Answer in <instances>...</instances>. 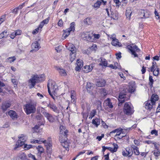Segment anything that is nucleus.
<instances>
[{"label":"nucleus","mask_w":160,"mask_h":160,"mask_svg":"<svg viewBox=\"0 0 160 160\" xmlns=\"http://www.w3.org/2000/svg\"><path fill=\"white\" fill-rule=\"evenodd\" d=\"M94 84L90 82H88L86 88L88 90L91 91L92 90L94 87Z\"/></svg>","instance_id":"c9c22d12"},{"label":"nucleus","mask_w":160,"mask_h":160,"mask_svg":"<svg viewBox=\"0 0 160 160\" xmlns=\"http://www.w3.org/2000/svg\"><path fill=\"white\" fill-rule=\"evenodd\" d=\"M151 133L152 135L154 134L156 136H158V131L155 129L152 130L151 132Z\"/></svg>","instance_id":"680f3d73"},{"label":"nucleus","mask_w":160,"mask_h":160,"mask_svg":"<svg viewBox=\"0 0 160 160\" xmlns=\"http://www.w3.org/2000/svg\"><path fill=\"white\" fill-rule=\"evenodd\" d=\"M110 38V39H112L111 43L112 45L114 46H120L121 43L119 42L118 39L115 38H113L112 36H111Z\"/></svg>","instance_id":"5701e85b"},{"label":"nucleus","mask_w":160,"mask_h":160,"mask_svg":"<svg viewBox=\"0 0 160 160\" xmlns=\"http://www.w3.org/2000/svg\"><path fill=\"white\" fill-rule=\"evenodd\" d=\"M22 146V144L18 143V141H17L14 148V150H16L18 148Z\"/></svg>","instance_id":"864d4df0"},{"label":"nucleus","mask_w":160,"mask_h":160,"mask_svg":"<svg viewBox=\"0 0 160 160\" xmlns=\"http://www.w3.org/2000/svg\"><path fill=\"white\" fill-rule=\"evenodd\" d=\"M98 60L100 62V63L99 64V66L105 67L107 66L108 62L106 59L101 58L98 59Z\"/></svg>","instance_id":"393cba45"},{"label":"nucleus","mask_w":160,"mask_h":160,"mask_svg":"<svg viewBox=\"0 0 160 160\" xmlns=\"http://www.w3.org/2000/svg\"><path fill=\"white\" fill-rule=\"evenodd\" d=\"M134 153L136 155H138L140 154V152L139 150V148L138 147L133 150Z\"/></svg>","instance_id":"6e6d98bb"},{"label":"nucleus","mask_w":160,"mask_h":160,"mask_svg":"<svg viewBox=\"0 0 160 160\" xmlns=\"http://www.w3.org/2000/svg\"><path fill=\"white\" fill-rule=\"evenodd\" d=\"M103 104L104 107L107 108H112L113 107L112 103L111 102L109 98H108L104 101Z\"/></svg>","instance_id":"f8f14e48"},{"label":"nucleus","mask_w":160,"mask_h":160,"mask_svg":"<svg viewBox=\"0 0 160 160\" xmlns=\"http://www.w3.org/2000/svg\"><path fill=\"white\" fill-rule=\"evenodd\" d=\"M68 49L70 51H71V53H76V48L74 45L71 43H69L67 46Z\"/></svg>","instance_id":"412c9836"},{"label":"nucleus","mask_w":160,"mask_h":160,"mask_svg":"<svg viewBox=\"0 0 160 160\" xmlns=\"http://www.w3.org/2000/svg\"><path fill=\"white\" fill-rule=\"evenodd\" d=\"M132 12L131 9L130 8L127 9L126 12V15L127 18H128L129 19H130Z\"/></svg>","instance_id":"4c0bfd02"},{"label":"nucleus","mask_w":160,"mask_h":160,"mask_svg":"<svg viewBox=\"0 0 160 160\" xmlns=\"http://www.w3.org/2000/svg\"><path fill=\"white\" fill-rule=\"evenodd\" d=\"M93 68L92 65H86L82 68L83 72L84 73H87L92 71Z\"/></svg>","instance_id":"aec40b11"},{"label":"nucleus","mask_w":160,"mask_h":160,"mask_svg":"<svg viewBox=\"0 0 160 160\" xmlns=\"http://www.w3.org/2000/svg\"><path fill=\"white\" fill-rule=\"evenodd\" d=\"M127 91L130 93H132L135 90V87L134 85H130L128 87Z\"/></svg>","instance_id":"ea45409f"},{"label":"nucleus","mask_w":160,"mask_h":160,"mask_svg":"<svg viewBox=\"0 0 160 160\" xmlns=\"http://www.w3.org/2000/svg\"><path fill=\"white\" fill-rule=\"evenodd\" d=\"M67 135L59 134V140L61 143L64 142L67 140Z\"/></svg>","instance_id":"cd10ccee"},{"label":"nucleus","mask_w":160,"mask_h":160,"mask_svg":"<svg viewBox=\"0 0 160 160\" xmlns=\"http://www.w3.org/2000/svg\"><path fill=\"white\" fill-rule=\"evenodd\" d=\"M48 18H47L41 22L39 25L40 26V27L42 28L45 24H47L48 23Z\"/></svg>","instance_id":"79ce46f5"},{"label":"nucleus","mask_w":160,"mask_h":160,"mask_svg":"<svg viewBox=\"0 0 160 160\" xmlns=\"http://www.w3.org/2000/svg\"><path fill=\"white\" fill-rule=\"evenodd\" d=\"M24 3L22 4L21 5H20L18 7L14 9L12 11V12L14 14H17L18 13V11L19 9H21L23 7Z\"/></svg>","instance_id":"2f4dec72"},{"label":"nucleus","mask_w":160,"mask_h":160,"mask_svg":"<svg viewBox=\"0 0 160 160\" xmlns=\"http://www.w3.org/2000/svg\"><path fill=\"white\" fill-rule=\"evenodd\" d=\"M8 34V32L7 31H4L0 34V39L7 37Z\"/></svg>","instance_id":"a19ab883"},{"label":"nucleus","mask_w":160,"mask_h":160,"mask_svg":"<svg viewBox=\"0 0 160 160\" xmlns=\"http://www.w3.org/2000/svg\"><path fill=\"white\" fill-rule=\"evenodd\" d=\"M39 125H36L34 127L32 128V129L34 131V132H39Z\"/></svg>","instance_id":"de8ad7c7"},{"label":"nucleus","mask_w":160,"mask_h":160,"mask_svg":"<svg viewBox=\"0 0 160 160\" xmlns=\"http://www.w3.org/2000/svg\"><path fill=\"white\" fill-rule=\"evenodd\" d=\"M92 123L97 127L100 124V121L99 119L96 118L92 120Z\"/></svg>","instance_id":"e433bc0d"},{"label":"nucleus","mask_w":160,"mask_h":160,"mask_svg":"<svg viewBox=\"0 0 160 160\" xmlns=\"http://www.w3.org/2000/svg\"><path fill=\"white\" fill-rule=\"evenodd\" d=\"M16 160H28L26 155L23 153L19 154L16 157Z\"/></svg>","instance_id":"6ab92c4d"},{"label":"nucleus","mask_w":160,"mask_h":160,"mask_svg":"<svg viewBox=\"0 0 160 160\" xmlns=\"http://www.w3.org/2000/svg\"><path fill=\"white\" fill-rule=\"evenodd\" d=\"M75 23L72 22L70 24V27L66 29L64 32L63 36L65 38L68 37L70 34L71 32H73L75 30Z\"/></svg>","instance_id":"39448f33"},{"label":"nucleus","mask_w":160,"mask_h":160,"mask_svg":"<svg viewBox=\"0 0 160 160\" xmlns=\"http://www.w3.org/2000/svg\"><path fill=\"white\" fill-rule=\"evenodd\" d=\"M8 59L10 60V61L11 62H13L14 61H15L16 59V58L14 56L10 57L8 58Z\"/></svg>","instance_id":"13d9d810"},{"label":"nucleus","mask_w":160,"mask_h":160,"mask_svg":"<svg viewBox=\"0 0 160 160\" xmlns=\"http://www.w3.org/2000/svg\"><path fill=\"white\" fill-rule=\"evenodd\" d=\"M37 102L31 101V113H34L36 111Z\"/></svg>","instance_id":"a211bd4d"},{"label":"nucleus","mask_w":160,"mask_h":160,"mask_svg":"<svg viewBox=\"0 0 160 160\" xmlns=\"http://www.w3.org/2000/svg\"><path fill=\"white\" fill-rule=\"evenodd\" d=\"M24 110L26 112V113L27 114H30V104L28 103L26 104L24 106Z\"/></svg>","instance_id":"72a5a7b5"},{"label":"nucleus","mask_w":160,"mask_h":160,"mask_svg":"<svg viewBox=\"0 0 160 160\" xmlns=\"http://www.w3.org/2000/svg\"><path fill=\"white\" fill-rule=\"evenodd\" d=\"M83 22L84 24L87 25H91L92 23V18L90 17L85 18Z\"/></svg>","instance_id":"c756f323"},{"label":"nucleus","mask_w":160,"mask_h":160,"mask_svg":"<svg viewBox=\"0 0 160 160\" xmlns=\"http://www.w3.org/2000/svg\"><path fill=\"white\" fill-rule=\"evenodd\" d=\"M123 112L125 114L129 115L132 114L134 112L133 107L131 103L126 102L124 104Z\"/></svg>","instance_id":"f03ea898"},{"label":"nucleus","mask_w":160,"mask_h":160,"mask_svg":"<svg viewBox=\"0 0 160 160\" xmlns=\"http://www.w3.org/2000/svg\"><path fill=\"white\" fill-rule=\"evenodd\" d=\"M62 146L66 148V150H67L68 149V147L69 146L68 143V142L66 141L64 142H62Z\"/></svg>","instance_id":"49530a36"},{"label":"nucleus","mask_w":160,"mask_h":160,"mask_svg":"<svg viewBox=\"0 0 160 160\" xmlns=\"http://www.w3.org/2000/svg\"><path fill=\"white\" fill-rule=\"evenodd\" d=\"M125 150L127 153H128V157H132L133 154V151L132 149V148L129 147H127L126 148Z\"/></svg>","instance_id":"7c9ffc66"},{"label":"nucleus","mask_w":160,"mask_h":160,"mask_svg":"<svg viewBox=\"0 0 160 160\" xmlns=\"http://www.w3.org/2000/svg\"><path fill=\"white\" fill-rule=\"evenodd\" d=\"M36 149L37 150L39 155H41V154L44 152V149L43 147L41 145H39L37 147Z\"/></svg>","instance_id":"f704fd0d"},{"label":"nucleus","mask_w":160,"mask_h":160,"mask_svg":"<svg viewBox=\"0 0 160 160\" xmlns=\"http://www.w3.org/2000/svg\"><path fill=\"white\" fill-rule=\"evenodd\" d=\"M31 143H38L39 144H41V140L40 139L39 140H35V139H33L32 140V141H31Z\"/></svg>","instance_id":"5fc2aeb1"},{"label":"nucleus","mask_w":160,"mask_h":160,"mask_svg":"<svg viewBox=\"0 0 160 160\" xmlns=\"http://www.w3.org/2000/svg\"><path fill=\"white\" fill-rule=\"evenodd\" d=\"M42 28L40 27V26L39 25L38 27L37 28L35 29L32 31V33L33 34H35L39 32V31H41Z\"/></svg>","instance_id":"a18cd8bd"},{"label":"nucleus","mask_w":160,"mask_h":160,"mask_svg":"<svg viewBox=\"0 0 160 160\" xmlns=\"http://www.w3.org/2000/svg\"><path fill=\"white\" fill-rule=\"evenodd\" d=\"M76 64L77 65V66L75 68L76 71H80L83 65L82 60L80 59H78Z\"/></svg>","instance_id":"2eb2a0df"},{"label":"nucleus","mask_w":160,"mask_h":160,"mask_svg":"<svg viewBox=\"0 0 160 160\" xmlns=\"http://www.w3.org/2000/svg\"><path fill=\"white\" fill-rule=\"evenodd\" d=\"M12 83L14 84V85H17L18 83L17 80L16 79H12Z\"/></svg>","instance_id":"774afa93"},{"label":"nucleus","mask_w":160,"mask_h":160,"mask_svg":"<svg viewBox=\"0 0 160 160\" xmlns=\"http://www.w3.org/2000/svg\"><path fill=\"white\" fill-rule=\"evenodd\" d=\"M107 2L106 1H104V0H97V2L94 4L93 6L94 8H98L102 3L103 5H105L106 4Z\"/></svg>","instance_id":"ddd939ff"},{"label":"nucleus","mask_w":160,"mask_h":160,"mask_svg":"<svg viewBox=\"0 0 160 160\" xmlns=\"http://www.w3.org/2000/svg\"><path fill=\"white\" fill-rule=\"evenodd\" d=\"M82 38L84 40L90 41L91 39V37L88 32H84L81 36Z\"/></svg>","instance_id":"9b49d317"},{"label":"nucleus","mask_w":160,"mask_h":160,"mask_svg":"<svg viewBox=\"0 0 160 160\" xmlns=\"http://www.w3.org/2000/svg\"><path fill=\"white\" fill-rule=\"evenodd\" d=\"M96 113V110H93L90 114L89 118L92 119L95 115Z\"/></svg>","instance_id":"3c124183"},{"label":"nucleus","mask_w":160,"mask_h":160,"mask_svg":"<svg viewBox=\"0 0 160 160\" xmlns=\"http://www.w3.org/2000/svg\"><path fill=\"white\" fill-rule=\"evenodd\" d=\"M44 76L43 75L34 74L32 75L31 78V88L34 87L36 83L44 80Z\"/></svg>","instance_id":"f257e3e1"},{"label":"nucleus","mask_w":160,"mask_h":160,"mask_svg":"<svg viewBox=\"0 0 160 160\" xmlns=\"http://www.w3.org/2000/svg\"><path fill=\"white\" fill-rule=\"evenodd\" d=\"M58 25L59 27H62L63 25V22L62 19L59 20L58 22Z\"/></svg>","instance_id":"052dcab7"},{"label":"nucleus","mask_w":160,"mask_h":160,"mask_svg":"<svg viewBox=\"0 0 160 160\" xmlns=\"http://www.w3.org/2000/svg\"><path fill=\"white\" fill-rule=\"evenodd\" d=\"M149 85H150L151 88L153 87V84L154 82V80L152 78V76L150 75L149 78Z\"/></svg>","instance_id":"c03bdc74"},{"label":"nucleus","mask_w":160,"mask_h":160,"mask_svg":"<svg viewBox=\"0 0 160 160\" xmlns=\"http://www.w3.org/2000/svg\"><path fill=\"white\" fill-rule=\"evenodd\" d=\"M70 93L71 101L72 102H74L76 99V93L75 91L73 90L71 91Z\"/></svg>","instance_id":"473e14b6"},{"label":"nucleus","mask_w":160,"mask_h":160,"mask_svg":"<svg viewBox=\"0 0 160 160\" xmlns=\"http://www.w3.org/2000/svg\"><path fill=\"white\" fill-rule=\"evenodd\" d=\"M158 96L157 94H153L150 100L152 102V103L155 104L156 102L158 101Z\"/></svg>","instance_id":"c85d7f7f"},{"label":"nucleus","mask_w":160,"mask_h":160,"mask_svg":"<svg viewBox=\"0 0 160 160\" xmlns=\"http://www.w3.org/2000/svg\"><path fill=\"white\" fill-rule=\"evenodd\" d=\"M16 32L14 31V32H12L11 34L10 35V37L12 39H13L16 36Z\"/></svg>","instance_id":"69168bd1"},{"label":"nucleus","mask_w":160,"mask_h":160,"mask_svg":"<svg viewBox=\"0 0 160 160\" xmlns=\"http://www.w3.org/2000/svg\"><path fill=\"white\" fill-rule=\"evenodd\" d=\"M113 148L111 147H106V149L109 150L112 152H115L117 150L118 146L117 144L113 143Z\"/></svg>","instance_id":"b1692460"},{"label":"nucleus","mask_w":160,"mask_h":160,"mask_svg":"<svg viewBox=\"0 0 160 160\" xmlns=\"http://www.w3.org/2000/svg\"><path fill=\"white\" fill-rule=\"evenodd\" d=\"M105 83L106 82L105 80H101L97 82L96 85L98 87H102L105 85Z\"/></svg>","instance_id":"58836bf2"},{"label":"nucleus","mask_w":160,"mask_h":160,"mask_svg":"<svg viewBox=\"0 0 160 160\" xmlns=\"http://www.w3.org/2000/svg\"><path fill=\"white\" fill-rule=\"evenodd\" d=\"M59 129L60 130L59 134L67 135L68 131L65 127L62 125H61Z\"/></svg>","instance_id":"bb28decb"},{"label":"nucleus","mask_w":160,"mask_h":160,"mask_svg":"<svg viewBox=\"0 0 160 160\" xmlns=\"http://www.w3.org/2000/svg\"><path fill=\"white\" fill-rule=\"evenodd\" d=\"M76 53H70V60L71 62H72L76 58Z\"/></svg>","instance_id":"37998d69"},{"label":"nucleus","mask_w":160,"mask_h":160,"mask_svg":"<svg viewBox=\"0 0 160 160\" xmlns=\"http://www.w3.org/2000/svg\"><path fill=\"white\" fill-rule=\"evenodd\" d=\"M56 69L61 76H65L67 75L66 72L64 69L60 68L58 67H56Z\"/></svg>","instance_id":"a878e982"},{"label":"nucleus","mask_w":160,"mask_h":160,"mask_svg":"<svg viewBox=\"0 0 160 160\" xmlns=\"http://www.w3.org/2000/svg\"><path fill=\"white\" fill-rule=\"evenodd\" d=\"M155 156L158 157L160 155V152L158 149H155L152 152Z\"/></svg>","instance_id":"09e8293b"},{"label":"nucleus","mask_w":160,"mask_h":160,"mask_svg":"<svg viewBox=\"0 0 160 160\" xmlns=\"http://www.w3.org/2000/svg\"><path fill=\"white\" fill-rule=\"evenodd\" d=\"M153 75L155 76H158L159 73V68H157V69H154L152 71Z\"/></svg>","instance_id":"603ef678"},{"label":"nucleus","mask_w":160,"mask_h":160,"mask_svg":"<svg viewBox=\"0 0 160 160\" xmlns=\"http://www.w3.org/2000/svg\"><path fill=\"white\" fill-rule=\"evenodd\" d=\"M154 142L153 141L149 140L145 141L143 142L144 143H147L148 144H153Z\"/></svg>","instance_id":"e2e57ef3"},{"label":"nucleus","mask_w":160,"mask_h":160,"mask_svg":"<svg viewBox=\"0 0 160 160\" xmlns=\"http://www.w3.org/2000/svg\"><path fill=\"white\" fill-rule=\"evenodd\" d=\"M145 108L147 109L151 110L153 107V106L155 104L152 103V102L150 100L147 101L145 103Z\"/></svg>","instance_id":"4468645a"},{"label":"nucleus","mask_w":160,"mask_h":160,"mask_svg":"<svg viewBox=\"0 0 160 160\" xmlns=\"http://www.w3.org/2000/svg\"><path fill=\"white\" fill-rule=\"evenodd\" d=\"M15 32H16V36L17 35H21L22 31L21 30H18L16 31H15Z\"/></svg>","instance_id":"338daca9"},{"label":"nucleus","mask_w":160,"mask_h":160,"mask_svg":"<svg viewBox=\"0 0 160 160\" xmlns=\"http://www.w3.org/2000/svg\"><path fill=\"white\" fill-rule=\"evenodd\" d=\"M24 145V148L25 150H28L30 148V145L25 144Z\"/></svg>","instance_id":"0e129e2a"},{"label":"nucleus","mask_w":160,"mask_h":160,"mask_svg":"<svg viewBox=\"0 0 160 160\" xmlns=\"http://www.w3.org/2000/svg\"><path fill=\"white\" fill-rule=\"evenodd\" d=\"M18 143L22 144V145L25 144V142L26 141L27 138L26 136L21 134L19 135L18 136Z\"/></svg>","instance_id":"9d476101"},{"label":"nucleus","mask_w":160,"mask_h":160,"mask_svg":"<svg viewBox=\"0 0 160 160\" xmlns=\"http://www.w3.org/2000/svg\"><path fill=\"white\" fill-rule=\"evenodd\" d=\"M97 48V45L96 44H93L92 46L89 48V50H91V51L95 50Z\"/></svg>","instance_id":"4d7b16f0"},{"label":"nucleus","mask_w":160,"mask_h":160,"mask_svg":"<svg viewBox=\"0 0 160 160\" xmlns=\"http://www.w3.org/2000/svg\"><path fill=\"white\" fill-rule=\"evenodd\" d=\"M100 92L101 93V94H102L103 96H105L107 94V90L105 88H101L100 89Z\"/></svg>","instance_id":"8fccbe9b"},{"label":"nucleus","mask_w":160,"mask_h":160,"mask_svg":"<svg viewBox=\"0 0 160 160\" xmlns=\"http://www.w3.org/2000/svg\"><path fill=\"white\" fill-rule=\"evenodd\" d=\"M31 47L32 49L31 50V52H36L41 48L39 43L37 41L34 42L32 44Z\"/></svg>","instance_id":"0eeeda50"},{"label":"nucleus","mask_w":160,"mask_h":160,"mask_svg":"<svg viewBox=\"0 0 160 160\" xmlns=\"http://www.w3.org/2000/svg\"><path fill=\"white\" fill-rule=\"evenodd\" d=\"M157 68H158L157 65H154L152 64V67L150 68L151 71L152 72L154 69H156Z\"/></svg>","instance_id":"bf43d9fd"},{"label":"nucleus","mask_w":160,"mask_h":160,"mask_svg":"<svg viewBox=\"0 0 160 160\" xmlns=\"http://www.w3.org/2000/svg\"><path fill=\"white\" fill-rule=\"evenodd\" d=\"M127 47L128 49L131 52L132 54L134 55L135 57H138V55L135 52V51H139V49L137 46L134 45L133 46H128Z\"/></svg>","instance_id":"423d86ee"},{"label":"nucleus","mask_w":160,"mask_h":160,"mask_svg":"<svg viewBox=\"0 0 160 160\" xmlns=\"http://www.w3.org/2000/svg\"><path fill=\"white\" fill-rule=\"evenodd\" d=\"M47 87L49 93H50V92L52 93L55 92L58 90L57 85H55L54 82L51 81H49Z\"/></svg>","instance_id":"7ed1b4c3"},{"label":"nucleus","mask_w":160,"mask_h":160,"mask_svg":"<svg viewBox=\"0 0 160 160\" xmlns=\"http://www.w3.org/2000/svg\"><path fill=\"white\" fill-rule=\"evenodd\" d=\"M11 103L9 101H5L2 102L1 106V108L3 111H6L11 106Z\"/></svg>","instance_id":"1a4fd4ad"},{"label":"nucleus","mask_w":160,"mask_h":160,"mask_svg":"<svg viewBox=\"0 0 160 160\" xmlns=\"http://www.w3.org/2000/svg\"><path fill=\"white\" fill-rule=\"evenodd\" d=\"M43 110V108H41V112L42 114L47 118V119L49 122H54L55 120L54 118L53 117L51 114L47 112L46 111H44Z\"/></svg>","instance_id":"20e7f679"},{"label":"nucleus","mask_w":160,"mask_h":160,"mask_svg":"<svg viewBox=\"0 0 160 160\" xmlns=\"http://www.w3.org/2000/svg\"><path fill=\"white\" fill-rule=\"evenodd\" d=\"M132 127L129 128H117V129H119L118 130L117 132V133L116 135H115V137L116 136H118V137L119 135H120V134H123V130H125L126 131H129L131 129Z\"/></svg>","instance_id":"f3484780"},{"label":"nucleus","mask_w":160,"mask_h":160,"mask_svg":"<svg viewBox=\"0 0 160 160\" xmlns=\"http://www.w3.org/2000/svg\"><path fill=\"white\" fill-rule=\"evenodd\" d=\"M47 107L50 108L53 111L55 112H57L58 111L57 107L56 105L52 102H50L47 105Z\"/></svg>","instance_id":"4be33fe9"},{"label":"nucleus","mask_w":160,"mask_h":160,"mask_svg":"<svg viewBox=\"0 0 160 160\" xmlns=\"http://www.w3.org/2000/svg\"><path fill=\"white\" fill-rule=\"evenodd\" d=\"M126 97V94L124 92H121L120 93L118 99L119 103L118 104L119 106H120L122 104L125 102L124 98Z\"/></svg>","instance_id":"6e6552de"},{"label":"nucleus","mask_w":160,"mask_h":160,"mask_svg":"<svg viewBox=\"0 0 160 160\" xmlns=\"http://www.w3.org/2000/svg\"><path fill=\"white\" fill-rule=\"evenodd\" d=\"M10 118L13 120L17 119L18 118V115L16 112L13 110H11L7 112Z\"/></svg>","instance_id":"dca6fc26"}]
</instances>
